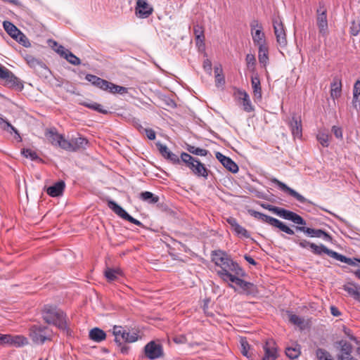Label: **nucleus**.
Segmentation results:
<instances>
[{"label": "nucleus", "instance_id": "f257e3e1", "mask_svg": "<svg viewBox=\"0 0 360 360\" xmlns=\"http://www.w3.org/2000/svg\"><path fill=\"white\" fill-rule=\"evenodd\" d=\"M212 260L216 266L220 268V270L217 271V274L224 281H229L235 274L241 277L245 275L238 264L234 262L224 251L220 250L213 251Z\"/></svg>", "mask_w": 360, "mask_h": 360}, {"label": "nucleus", "instance_id": "f03ea898", "mask_svg": "<svg viewBox=\"0 0 360 360\" xmlns=\"http://www.w3.org/2000/svg\"><path fill=\"white\" fill-rule=\"evenodd\" d=\"M42 317L49 324H53L63 330L67 329L66 316L56 307L45 305L42 310Z\"/></svg>", "mask_w": 360, "mask_h": 360}, {"label": "nucleus", "instance_id": "7ed1b4c3", "mask_svg": "<svg viewBox=\"0 0 360 360\" xmlns=\"http://www.w3.org/2000/svg\"><path fill=\"white\" fill-rule=\"evenodd\" d=\"M181 160L195 176H202L205 179L207 178L208 170L205 167L204 164L200 162L198 159L192 157L188 153L183 152L181 154Z\"/></svg>", "mask_w": 360, "mask_h": 360}, {"label": "nucleus", "instance_id": "20e7f679", "mask_svg": "<svg viewBox=\"0 0 360 360\" xmlns=\"http://www.w3.org/2000/svg\"><path fill=\"white\" fill-rule=\"evenodd\" d=\"M249 213L251 216H252L255 219L261 221L263 223L268 224L269 225H270L273 227L278 228L281 231H283L287 234H289V235L295 234V231L292 229H290L287 225H285L284 223H283L282 221H281L280 220H278L276 218H274L272 217L268 216L262 212H257L255 210H249Z\"/></svg>", "mask_w": 360, "mask_h": 360}, {"label": "nucleus", "instance_id": "39448f33", "mask_svg": "<svg viewBox=\"0 0 360 360\" xmlns=\"http://www.w3.org/2000/svg\"><path fill=\"white\" fill-rule=\"evenodd\" d=\"M311 249L314 255H321L323 253H325L338 261L346 263L352 266H356V264H355V261L354 259L347 257L345 255H342L335 251L330 250L324 245L321 244L320 245H317L315 243H313L311 245Z\"/></svg>", "mask_w": 360, "mask_h": 360}, {"label": "nucleus", "instance_id": "423d86ee", "mask_svg": "<svg viewBox=\"0 0 360 360\" xmlns=\"http://www.w3.org/2000/svg\"><path fill=\"white\" fill-rule=\"evenodd\" d=\"M29 335L34 343L44 344L51 339L52 332L47 326L34 325L30 328Z\"/></svg>", "mask_w": 360, "mask_h": 360}, {"label": "nucleus", "instance_id": "0eeeda50", "mask_svg": "<svg viewBox=\"0 0 360 360\" xmlns=\"http://www.w3.org/2000/svg\"><path fill=\"white\" fill-rule=\"evenodd\" d=\"M0 79L1 80V83L7 87H15L19 89L23 88V84L20 79L15 77L11 70L2 65H0Z\"/></svg>", "mask_w": 360, "mask_h": 360}, {"label": "nucleus", "instance_id": "6e6552de", "mask_svg": "<svg viewBox=\"0 0 360 360\" xmlns=\"http://www.w3.org/2000/svg\"><path fill=\"white\" fill-rule=\"evenodd\" d=\"M115 341L119 345L124 342H134L138 340L139 335L136 333H130L120 326H115L112 328Z\"/></svg>", "mask_w": 360, "mask_h": 360}, {"label": "nucleus", "instance_id": "1a4fd4ad", "mask_svg": "<svg viewBox=\"0 0 360 360\" xmlns=\"http://www.w3.org/2000/svg\"><path fill=\"white\" fill-rule=\"evenodd\" d=\"M108 207L112 210L120 218L127 220L139 226H143V224L129 215L121 206L112 200H107Z\"/></svg>", "mask_w": 360, "mask_h": 360}, {"label": "nucleus", "instance_id": "9d476101", "mask_svg": "<svg viewBox=\"0 0 360 360\" xmlns=\"http://www.w3.org/2000/svg\"><path fill=\"white\" fill-rule=\"evenodd\" d=\"M304 226L305 225L295 226V231L303 232L307 236L311 238H323L325 241L332 242L333 238L328 233L322 229H311L305 227Z\"/></svg>", "mask_w": 360, "mask_h": 360}, {"label": "nucleus", "instance_id": "9b49d317", "mask_svg": "<svg viewBox=\"0 0 360 360\" xmlns=\"http://www.w3.org/2000/svg\"><path fill=\"white\" fill-rule=\"evenodd\" d=\"M273 27L278 44L283 48L287 45L286 34L283 24L279 17L273 19Z\"/></svg>", "mask_w": 360, "mask_h": 360}, {"label": "nucleus", "instance_id": "f8f14e48", "mask_svg": "<svg viewBox=\"0 0 360 360\" xmlns=\"http://www.w3.org/2000/svg\"><path fill=\"white\" fill-rule=\"evenodd\" d=\"M144 352L146 356L150 360L161 358L164 355L162 345L155 341H150L146 345Z\"/></svg>", "mask_w": 360, "mask_h": 360}, {"label": "nucleus", "instance_id": "ddd939ff", "mask_svg": "<svg viewBox=\"0 0 360 360\" xmlns=\"http://www.w3.org/2000/svg\"><path fill=\"white\" fill-rule=\"evenodd\" d=\"M271 182L276 185L278 187V188L282 191L286 193L287 194L295 198L300 203H310V201L305 198L303 195L297 193L294 189L290 188L288 186H287L283 182L279 181L278 179L276 178H272L271 179Z\"/></svg>", "mask_w": 360, "mask_h": 360}, {"label": "nucleus", "instance_id": "4468645a", "mask_svg": "<svg viewBox=\"0 0 360 360\" xmlns=\"http://www.w3.org/2000/svg\"><path fill=\"white\" fill-rule=\"evenodd\" d=\"M28 344L27 338L22 335H1L0 336V345H8L20 347Z\"/></svg>", "mask_w": 360, "mask_h": 360}, {"label": "nucleus", "instance_id": "2eb2a0df", "mask_svg": "<svg viewBox=\"0 0 360 360\" xmlns=\"http://www.w3.org/2000/svg\"><path fill=\"white\" fill-rule=\"evenodd\" d=\"M89 141L84 137H77L72 139L70 141L66 140L63 142V149L68 151H77L79 149H84Z\"/></svg>", "mask_w": 360, "mask_h": 360}, {"label": "nucleus", "instance_id": "dca6fc26", "mask_svg": "<svg viewBox=\"0 0 360 360\" xmlns=\"http://www.w3.org/2000/svg\"><path fill=\"white\" fill-rule=\"evenodd\" d=\"M240 276H235L229 281L231 283H235L243 290V293L245 295H255L257 293V288L255 285L250 282L245 281L239 278Z\"/></svg>", "mask_w": 360, "mask_h": 360}, {"label": "nucleus", "instance_id": "f3484780", "mask_svg": "<svg viewBox=\"0 0 360 360\" xmlns=\"http://www.w3.org/2000/svg\"><path fill=\"white\" fill-rule=\"evenodd\" d=\"M153 12V8L146 0H136L135 6L136 15L140 18H147Z\"/></svg>", "mask_w": 360, "mask_h": 360}, {"label": "nucleus", "instance_id": "a211bd4d", "mask_svg": "<svg viewBox=\"0 0 360 360\" xmlns=\"http://www.w3.org/2000/svg\"><path fill=\"white\" fill-rule=\"evenodd\" d=\"M316 21L320 33H321L323 35L326 34L328 30L326 9L324 5L321 3L319 4V7L317 9Z\"/></svg>", "mask_w": 360, "mask_h": 360}, {"label": "nucleus", "instance_id": "6ab92c4d", "mask_svg": "<svg viewBox=\"0 0 360 360\" xmlns=\"http://www.w3.org/2000/svg\"><path fill=\"white\" fill-rule=\"evenodd\" d=\"M264 354L261 360H276L278 356L275 342L268 340L263 345Z\"/></svg>", "mask_w": 360, "mask_h": 360}, {"label": "nucleus", "instance_id": "aec40b11", "mask_svg": "<svg viewBox=\"0 0 360 360\" xmlns=\"http://www.w3.org/2000/svg\"><path fill=\"white\" fill-rule=\"evenodd\" d=\"M45 136L53 146H58L63 149V142L66 141L67 139L63 135L59 134L56 129L46 130Z\"/></svg>", "mask_w": 360, "mask_h": 360}, {"label": "nucleus", "instance_id": "412c9836", "mask_svg": "<svg viewBox=\"0 0 360 360\" xmlns=\"http://www.w3.org/2000/svg\"><path fill=\"white\" fill-rule=\"evenodd\" d=\"M27 65L34 69L36 71H39L41 73L46 74V72H49V68L41 60L34 58L31 55H27L25 58Z\"/></svg>", "mask_w": 360, "mask_h": 360}, {"label": "nucleus", "instance_id": "4be33fe9", "mask_svg": "<svg viewBox=\"0 0 360 360\" xmlns=\"http://www.w3.org/2000/svg\"><path fill=\"white\" fill-rule=\"evenodd\" d=\"M289 127L294 138L300 139L302 137V127L300 117L293 115L289 122Z\"/></svg>", "mask_w": 360, "mask_h": 360}, {"label": "nucleus", "instance_id": "5701e85b", "mask_svg": "<svg viewBox=\"0 0 360 360\" xmlns=\"http://www.w3.org/2000/svg\"><path fill=\"white\" fill-rule=\"evenodd\" d=\"M156 146H157L160 154L165 158L169 160L170 162H172L174 164H179L181 162V160H180L176 154L171 152L169 150V148L167 147V146L163 145V144L160 143V142H158L156 143Z\"/></svg>", "mask_w": 360, "mask_h": 360}, {"label": "nucleus", "instance_id": "b1692460", "mask_svg": "<svg viewBox=\"0 0 360 360\" xmlns=\"http://www.w3.org/2000/svg\"><path fill=\"white\" fill-rule=\"evenodd\" d=\"M216 158L229 171L236 173L238 171V167L230 158L225 156L219 152L216 153Z\"/></svg>", "mask_w": 360, "mask_h": 360}, {"label": "nucleus", "instance_id": "393cba45", "mask_svg": "<svg viewBox=\"0 0 360 360\" xmlns=\"http://www.w3.org/2000/svg\"><path fill=\"white\" fill-rule=\"evenodd\" d=\"M284 219L290 220L292 221L294 224H298V225H306V221L299 214L297 213L288 210H284L282 212L281 217Z\"/></svg>", "mask_w": 360, "mask_h": 360}, {"label": "nucleus", "instance_id": "a878e982", "mask_svg": "<svg viewBox=\"0 0 360 360\" xmlns=\"http://www.w3.org/2000/svg\"><path fill=\"white\" fill-rule=\"evenodd\" d=\"M241 353L250 360H258L257 355L253 352L245 338L240 339Z\"/></svg>", "mask_w": 360, "mask_h": 360}, {"label": "nucleus", "instance_id": "bb28decb", "mask_svg": "<svg viewBox=\"0 0 360 360\" xmlns=\"http://www.w3.org/2000/svg\"><path fill=\"white\" fill-rule=\"evenodd\" d=\"M65 187L63 181H59L46 189V193L51 197H58L63 194Z\"/></svg>", "mask_w": 360, "mask_h": 360}, {"label": "nucleus", "instance_id": "cd10ccee", "mask_svg": "<svg viewBox=\"0 0 360 360\" xmlns=\"http://www.w3.org/2000/svg\"><path fill=\"white\" fill-rule=\"evenodd\" d=\"M238 98L242 101L243 110L245 112H250L254 110V107L251 103L249 95L245 91L239 90L238 91Z\"/></svg>", "mask_w": 360, "mask_h": 360}, {"label": "nucleus", "instance_id": "c85d7f7f", "mask_svg": "<svg viewBox=\"0 0 360 360\" xmlns=\"http://www.w3.org/2000/svg\"><path fill=\"white\" fill-rule=\"evenodd\" d=\"M342 82L338 77H335L330 84V97L335 100L341 96Z\"/></svg>", "mask_w": 360, "mask_h": 360}, {"label": "nucleus", "instance_id": "c756f323", "mask_svg": "<svg viewBox=\"0 0 360 360\" xmlns=\"http://www.w3.org/2000/svg\"><path fill=\"white\" fill-rule=\"evenodd\" d=\"M343 290H345L354 300L360 302V287L356 283H348L343 285Z\"/></svg>", "mask_w": 360, "mask_h": 360}, {"label": "nucleus", "instance_id": "7c9ffc66", "mask_svg": "<svg viewBox=\"0 0 360 360\" xmlns=\"http://www.w3.org/2000/svg\"><path fill=\"white\" fill-rule=\"evenodd\" d=\"M259 62L263 67H266L269 62V49L266 45H261L258 47Z\"/></svg>", "mask_w": 360, "mask_h": 360}, {"label": "nucleus", "instance_id": "2f4dec72", "mask_svg": "<svg viewBox=\"0 0 360 360\" xmlns=\"http://www.w3.org/2000/svg\"><path fill=\"white\" fill-rule=\"evenodd\" d=\"M251 84L255 96L259 99L262 98V89L260 79L257 74L251 77Z\"/></svg>", "mask_w": 360, "mask_h": 360}, {"label": "nucleus", "instance_id": "473e14b6", "mask_svg": "<svg viewBox=\"0 0 360 360\" xmlns=\"http://www.w3.org/2000/svg\"><path fill=\"white\" fill-rule=\"evenodd\" d=\"M89 338L95 342H100L105 339L106 334L103 330L94 328L90 330Z\"/></svg>", "mask_w": 360, "mask_h": 360}, {"label": "nucleus", "instance_id": "72a5a7b5", "mask_svg": "<svg viewBox=\"0 0 360 360\" xmlns=\"http://www.w3.org/2000/svg\"><path fill=\"white\" fill-rule=\"evenodd\" d=\"M251 35L255 45L257 46L258 47L261 45H266L265 34L262 30H257L255 32H252Z\"/></svg>", "mask_w": 360, "mask_h": 360}, {"label": "nucleus", "instance_id": "f704fd0d", "mask_svg": "<svg viewBox=\"0 0 360 360\" xmlns=\"http://www.w3.org/2000/svg\"><path fill=\"white\" fill-rule=\"evenodd\" d=\"M3 27L5 31L13 39L18 37V34L20 32L18 27L9 21H4Z\"/></svg>", "mask_w": 360, "mask_h": 360}, {"label": "nucleus", "instance_id": "c9c22d12", "mask_svg": "<svg viewBox=\"0 0 360 360\" xmlns=\"http://www.w3.org/2000/svg\"><path fill=\"white\" fill-rule=\"evenodd\" d=\"M139 198L150 204H155L159 201V197L150 191L141 192L139 195Z\"/></svg>", "mask_w": 360, "mask_h": 360}, {"label": "nucleus", "instance_id": "e433bc0d", "mask_svg": "<svg viewBox=\"0 0 360 360\" xmlns=\"http://www.w3.org/2000/svg\"><path fill=\"white\" fill-rule=\"evenodd\" d=\"M338 343L340 347V354H342L345 356H351L352 353V345L351 343L345 340H340Z\"/></svg>", "mask_w": 360, "mask_h": 360}, {"label": "nucleus", "instance_id": "4c0bfd02", "mask_svg": "<svg viewBox=\"0 0 360 360\" xmlns=\"http://www.w3.org/2000/svg\"><path fill=\"white\" fill-rule=\"evenodd\" d=\"M300 354V346L299 345H295L294 347H287L285 349L286 356L291 359L298 358Z\"/></svg>", "mask_w": 360, "mask_h": 360}, {"label": "nucleus", "instance_id": "58836bf2", "mask_svg": "<svg viewBox=\"0 0 360 360\" xmlns=\"http://www.w3.org/2000/svg\"><path fill=\"white\" fill-rule=\"evenodd\" d=\"M106 91L111 94H124L128 92V89L126 87L115 84L112 82L109 83V88H107Z\"/></svg>", "mask_w": 360, "mask_h": 360}, {"label": "nucleus", "instance_id": "ea45409f", "mask_svg": "<svg viewBox=\"0 0 360 360\" xmlns=\"http://www.w3.org/2000/svg\"><path fill=\"white\" fill-rule=\"evenodd\" d=\"M105 276L109 281H112L117 279L119 275H121L122 271L119 269L107 268L105 270Z\"/></svg>", "mask_w": 360, "mask_h": 360}, {"label": "nucleus", "instance_id": "a19ab883", "mask_svg": "<svg viewBox=\"0 0 360 360\" xmlns=\"http://www.w3.org/2000/svg\"><path fill=\"white\" fill-rule=\"evenodd\" d=\"M82 104L88 108L96 110V111L101 112L102 114H104V115H106L109 112L108 110H105L103 108L102 105H101L98 103H96V102H92V103L84 102V103H82Z\"/></svg>", "mask_w": 360, "mask_h": 360}, {"label": "nucleus", "instance_id": "79ce46f5", "mask_svg": "<svg viewBox=\"0 0 360 360\" xmlns=\"http://www.w3.org/2000/svg\"><path fill=\"white\" fill-rule=\"evenodd\" d=\"M0 127L1 129L6 131H8L10 133L14 131L19 136L18 131L15 129V128L9 122H8L1 117H0Z\"/></svg>", "mask_w": 360, "mask_h": 360}, {"label": "nucleus", "instance_id": "37998d69", "mask_svg": "<svg viewBox=\"0 0 360 360\" xmlns=\"http://www.w3.org/2000/svg\"><path fill=\"white\" fill-rule=\"evenodd\" d=\"M187 150L189 153L200 156H206L208 153V150L206 149L197 148L191 145L188 146Z\"/></svg>", "mask_w": 360, "mask_h": 360}, {"label": "nucleus", "instance_id": "c03bdc74", "mask_svg": "<svg viewBox=\"0 0 360 360\" xmlns=\"http://www.w3.org/2000/svg\"><path fill=\"white\" fill-rule=\"evenodd\" d=\"M221 69L220 68H214L215 83L217 86H223L225 84V79L223 75L220 74Z\"/></svg>", "mask_w": 360, "mask_h": 360}, {"label": "nucleus", "instance_id": "a18cd8bd", "mask_svg": "<svg viewBox=\"0 0 360 360\" xmlns=\"http://www.w3.org/2000/svg\"><path fill=\"white\" fill-rule=\"evenodd\" d=\"M317 139L320 144L323 147H328L329 145V135L324 131H319L317 134Z\"/></svg>", "mask_w": 360, "mask_h": 360}, {"label": "nucleus", "instance_id": "49530a36", "mask_svg": "<svg viewBox=\"0 0 360 360\" xmlns=\"http://www.w3.org/2000/svg\"><path fill=\"white\" fill-rule=\"evenodd\" d=\"M316 355L319 360H333L330 353L324 349H317Z\"/></svg>", "mask_w": 360, "mask_h": 360}, {"label": "nucleus", "instance_id": "de8ad7c7", "mask_svg": "<svg viewBox=\"0 0 360 360\" xmlns=\"http://www.w3.org/2000/svg\"><path fill=\"white\" fill-rule=\"evenodd\" d=\"M64 58L66 59L72 65H79L81 64V60L75 54H73L70 50L68 53L65 54Z\"/></svg>", "mask_w": 360, "mask_h": 360}, {"label": "nucleus", "instance_id": "09e8293b", "mask_svg": "<svg viewBox=\"0 0 360 360\" xmlns=\"http://www.w3.org/2000/svg\"><path fill=\"white\" fill-rule=\"evenodd\" d=\"M22 154L27 158H30L32 160H41V159L37 155V153L29 148H24L22 150Z\"/></svg>", "mask_w": 360, "mask_h": 360}, {"label": "nucleus", "instance_id": "8fccbe9b", "mask_svg": "<svg viewBox=\"0 0 360 360\" xmlns=\"http://www.w3.org/2000/svg\"><path fill=\"white\" fill-rule=\"evenodd\" d=\"M17 35L18 37L13 39L16 40L18 43H20L25 47H28L30 46V43L27 37L21 31Z\"/></svg>", "mask_w": 360, "mask_h": 360}, {"label": "nucleus", "instance_id": "3c124183", "mask_svg": "<svg viewBox=\"0 0 360 360\" xmlns=\"http://www.w3.org/2000/svg\"><path fill=\"white\" fill-rule=\"evenodd\" d=\"M292 241L302 248H311V245L313 244V243H310L307 240L300 239L298 236L292 238Z\"/></svg>", "mask_w": 360, "mask_h": 360}, {"label": "nucleus", "instance_id": "603ef678", "mask_svg": "<svg viewBox=\"0 0 360 360\" xmlns=\"http://www.w3.org/2000/svg\"><path fill=\"white\" fill-rule=\"evenodd\" d=\"M289 320L292 323L298 326L300 328H302L304 324V319L296 314H289Z\"/></svg>", "mask_w": 360, "mask_h": 360}, {"label": "nucleus", "instance_id": "864d4df0", "mask_svg": "<svg viewBox=\"0 0 360 360\" xmlns=\"http://www.w3.org/2000/svg\"><path fill=\"white\" fill-rule=\"evenodd\" d=\"M233 230L238 236H243L246 238L250 237V234L248 232V231L244 227L240 226L239 224Z\"/></svg>", "mask_w": 360, "mask_h": 360}, {"label": "nucleus", "instance_id": "5fc2aeb1", "mask_svg": "<svg viewBox=\"0 0 360 360\" xmlns=\"http://www.w3.org/2000/svg\"><path fill=\"white\" fill-rule=\"evenodd\" d=\"M109 83L110 82L98 77L94 86L100 88L103 91H106L107 88H109Z\"/></svg>", "mask_w": 360, "mask_h": 360}, {"label": "nucleus", "instance_id": "6e6d98bb", "mask_svg": "<svg viewBox=\"0 0 360 360\" xmlns=\"http://www.w3.org/2000/svg\"><path fill=\"white\" fill-rule=\"evenodd\" d=\"M245 61L248 68H255L256 64V58L253 54L249 53L247 54L245 57Z\"/></svg>", "mask_w": 360, "mask_h": 360}, {"label": "nucleus", "instance_id": "4d7b16f0", "mask_svg": "<svg viewBox=\"0 0 360 360\" xmlns=\"http://www.w3.org/2000/svg\"><path fill=\"white\" fill-rule=\"evenodd\" d=\"M194 33L195 34L197 41H200V42H202L203 39H204V35H203V31L202 30V27L198 25L195 26L194 27Z\"/></svg>", "mask_w": 360, "mask_h": 360}, {"label": "nucleus", "instance_id": "13d9d810", "mask_svg": "<svg viewBox=\"0 0 360 360\" xmlns=\"http://www.w3.org/2000/svg\"><path fill=\"white\" fill-rule=\"evenodd\" d=\"M360 32V24L354 21L352 22L350 27V33L353 36H356Z\"/></svg>", "mask_w": 360, "mask_h": 360}, {"label": "nucleus", "instance_id": "bf43d9fd", "mask_svg": "<svg viewBox=\"0 0 360 360\" xmlns=\"http://www.w3.org/2000/svg\"><path fill=\"white\" fill-rule=\"evenodd\" d=\"M250 26L251 32H255V30H263V27H262V24L257 20H252Z\"/></svg>", "mask_w": 360, "mask_h": 360}, {"label": "nucleus", "instance_id": "052dcab7", "mask_svg": "<svg viewBox=\"0 0 360 360\" xmlns=\"http://www.w3.org/2000/svg\"><path fill=\"white\" fill-rule=\"evenodd\" d=\"M54 51L58 53L61 57L64 58L66 53L69 51L68 49H65L62 45H58L56 49H54Z\"/></svg>", "mask_w": 360, "mask_h": 360}, {"label": "nucleus", "instance_id": "680f3d73", "mask_svg": "<svg viewBox=\"0 0 360 360\" xmlns=\"http://www.w3.org/2000/svg\"><path fill=\"white\" fill-rule=\"evenodd\" d=\"M143 132H145L146 136L150 140H154L155 139V137H156L155 131L153 129H152L146 128L144 129Z\"/></svg>", "mask_w": 360, "mask_h": 360}, {"label": "nucleus", "instance_id": "e2e57ef3", "mask_svg": "<svg viewBox=\"0 0 360 360\" xmlns=\"http://www.w3.org/2000/svg\"><path fill=\"white\" fill-rule=\"evenodd\" d=\"M354 97L360 96V80H357L354 85L353 89Z\"/></svg>", "mask_w": 360, "mask_h": 360}, {"label": "nucleus", "instance_id": "0e129e2a", "mask_svg": "<svg viewBox=\"0 0 360 360\" xmlns=\"http://www.w3.org/2000/svg\"><path fill=\"white\" fill-rule=\"evenodd\" d=\"M332 131L333 132L334 135L338 139H342V131L341 128L333 126L332 128Z\"/></svg>", "mask_w": 360, "mask_h": 360}, {"label": "nucleus", "instance_id": "69168bd1", "mask_svg": "<svg viewBox=\"0 0 360 360\" xmlns=\"http://www.w3.org/2000/svg\"><path fill=\"white\" fill-rule=\"evenodd\" d=\"M352 105L357 111L360 110V96H353Z\"/></svg>", "mask_w": 360, "mask_h": 360}, {"label": "nucleus", "instance_id": "338daca9", "mask_svg": "<svg viewBox=\"0 0 360 360\" xmlns=\"http://www.w3.org/2000/svg\"><path fill=\"white\" fill-rule=\"evenodd\" d=\"M85 79L91 82L92 84H95V83L96 82V81L98 80V77L96 76V75H91V74H87L85 77Z\"/></svg>", "mask_w": 360, "mask_h": 360}, {"label": "nucleus", "instance_id": "774afa93", "mask_svg": "<svg viewBox=\"0 0 360 360\" xmlns=\"http://www.w3.org/2000/svg\"><path fill=\"white\" fill-rule=\"evenodd\" d=\"M226 221L231 226L232 229H233L238 224L237 220L233 217H229L226 219Z\"/></svg>", "mask_w": 360, "mask_h": 360}]
</instances>
